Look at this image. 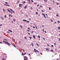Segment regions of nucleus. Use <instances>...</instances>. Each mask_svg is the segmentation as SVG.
Listing matches in <instances>:
<instances>
[{
    "instance_id": "nucleus-1",
    "label": "nucleus",
    "mask_w": 60,
    "mask_h": 60,
    "mask_svg": "<svg viewBox=\"0 0 60 60\" xmlns=\"http://www.w3.org/2000/svg\"><path fill=\"white\" fill-rule=\"evenodd\" d=\"M3 42H4V43H7L8 45V46H10V44L8 42H6L5 41H3Z\"/></svg>"
},
{
    "instance_id": "nucleus-2",
    "label": "nucleus",
    "mask_w": 60,
    "mask_h": 60,
    "mask_svg": "<svg viewBox=\"0 0 60 60\" xmlns=\"http://www.w3.org/2000/svg\"><path fill=\"white\" fill-rule=\"evenodd\" d=\"M34 51L35 52H39V51L36 50V49H34Z\"/></svg>"
},
{
    "instance_id": "nucleus-3",
    "label": "nucleus",
    "mask_w": 60,
    "mask_h": 60,
    "mask_svg": "<svg viewBox=\"0 0 60 60\" xmlns=\"http://www.w3.org/2000/svg\"><path fill=\"white\" fill-rule=\"evenodd\" d=\"M19 7H21V8H22V7L21 6H22V5H23V4H19Z\"/></svg>"
},
{
    "instance_id": "nucleus-4",
    "label": "nucleus",
    "mask_w": 60,
    "mask_h": 60,
    "mask_svg": "<svg viewBox=\"0 0 60 60\" xmlns=\"http://www.w3.org/2000/svg\"><path fill=\"white\" fill-rule=\"evenodd\" d=\"M42 14H43V15L44 16L45 18V19H46V15H45V14L44 13H43Z\"/></svg>"
},
{
    "instance_id": "nucleus-5",
    "label": "nucleus",
    "mask_w": 60,
    "mask_h": 60,
    "mask_svg": "<svg viewBox=\"0 0 60 60\" xmlns=\"http://www.w3.org/2000/svg\"><path fill=\"white\" fill-rule=\"evenodd\" d=\"M7 11H9V12L11 13V14H12V12H11L9 10V9H8Z\"/></svg>"
},
{
    "instance_id": "nucleus-6",
    "label": "nucleus",
    "mask_w": 60,
    "mask_h": 60,
    "mask_svg": "<svg viewBox=\"0 0 60 60\" xmlns=\"http://www.w3.org/2000/svg\"><path fill=\"white\" fill-rule=\"evenodd\" d=\"M24 58L26 59V60H27V58L26 56H24Z\"/></svg>"
},
{
    "instance_id": "nucleus-7",
    "label": "nucleus",
    "mask_w": 60,
    "mask_h": 60,
    "mask_svg": "<svg viewBox=\"0 0 60 60\" xmlns=\"http://www.w3.org/2000/svg\"><path fill=\"white\" fill-rule=\"evenodd\" d=\"M4 4L5 5V6H9V7L10 6L9 5H6V4Z\"/></svg>"
},
{
    "instance_id": "nucleus-8",
    "label": "nucleus",
    "mask_w": 60,
    "mask_h": 60,
    "mask_svg": "<svg viewBox=\"0 0 60 60\" xmlns=\"http://www.w3.org/2000/svg\"><path fill=\"white\" fill-rule=\"evenodd\" d=\"M26 7H27V6H26V5L25 6V7H24V9H26Z\"/></svg>"
},
{
    "instance_id": "nucleus-9",
    "label": "nucleus",
    "mask_w": 60,
    "mask_h": 60,
    "mask_svg": "<svg viewBox=\"0 0 60 60\" xmlns=\"http://www.w3.org/2000/svg\"><path fill=\"white\" fill-rule=\"evenodd\" d=\"M23 21H24V22H26V20L23 19Z\"/></svg>"
},
{
    "instance_id": "nucleus-10",
    "label": "nucleus",
    "mask_w": 60,
    "mask_h": 60,
    "mask_svg": "<svg viewBox=\"0 0 60 60\" xmlns=\"http://www.w3.org/2000/svg\"><path fill=\"white\" fill-rule=\"evenodd\" d=\"M44 1L46 2H48V1H47V0H44Z\"/></svg>"
},
{
    "instance_id": "nucleus-11",
    "label": "nucleus",
    "mask_w": 60,
    "mask_h": 60,
    "mask_svg": "<svg viewBox=\"0 0 60 60\" xmlns=\"http://www.w3.org/2000/svg\"><path fill=\"white\" fill-rule=\"evenodd\" d=\"M26 54V53H24V54H23V53H22V55H25Z\"/></svg>"
},
{
    "instance_id": "nucleus-12",
    "label": "nucleus",
    "mask_w": 60,
    "mask_h": 60,
    "mask_svg": "<svg viewBox=\"0 0 60 60\" xmlns=\"http://www.w3.org/2000/svg\"><path fill=\"white\" fill-rule=\"evenodd\" d=\"M33 37L34 39H35V35H34Z\"/></svg>"
},
{
    "instance_id": "nucleus-13",
    "label": "nucleus",
    "mask_w": 60,
    "mask_h": 60,
    "mask_svg": "<svg viewBox=\"0 0 60 60\" xmlns=\"http://www.w3.org/2000/svg\"><path fill=\"white\" fill-rule=\"evenodd\" d=\"M8 31H9V32H10L11 33H12V31H11V30H8Z\"/></svg>"
},
{
    "instance_id": "nucleus-14",
    "label": "nucleus",
    "mask_w": 60,
    "mask_h": 60,
    "mask_svg": "<svg viewBox=\"0 0 60 60\" xmlns=\"http://www.w3.org/2000/svg\"><path fill=\"white\" fill-rule=\"evenodd\" d=\"M46 50H49V48H46Z\"/></svg>"
},
{
    "instance_id": "nucleus-15",
    "label": "nucleus",
    "mask_w": 60,
    "mask_h": 60,
    "mask_svg": "<svg viewBox=\"0 0 60 60\" xmlns=\"http://www.w3.org/2000/svg\"><path fill=\"white\" fill-rule=\"evenodd\" d=\"M31 44L32 46V47H34V44H33V43H31Z\"/></svg>"
},
{
    "instance_id": "nucleus-16",
    "label": "nucleus",
    "mask_w": 60,
    "mask_h": 60,
    "mask_svg": "<svg viewBox=\"0 0 60 60\" xmlns=\"http://www.w3.org/2000/svg\"><path fill=\"white\" fill-rule=\"evenodd\" d=\"M58 29H60V27L59 26L58 27Z\"/></svg>"
},
{
    "instance_id": "nucleus-17",
    "label": "nucleus",
    "mask_w": 60,
    "mask_h": 60,
    "mask_svg": "<svg viewBox=\"0 0 60 60\" xmlns=\"http://www.w3.org/2000/svg\"><path fill=\"white\" fill-rule=\"evenodd\" d=\"M19 2H20V1H17V4H18V3H19Z\"/></svg>"
},
{
    "instance_id": "nucleus-18",
    "label": "nucleus",
    "mask_w": 60,
    "mask_h": 60,
    "mask_svg": "<svg viewBox=\"0 0 60 60\" xmlns=\"http://www.w3.org/2000/svg\"><path fill=\"white\" fill-rule=\"evenodd\" d=\"M36 45L37 46H38V47H39V45H38V44L37 43H36Z\"/></svg>"
},
{
    "instance_id": "nucleus-19",
    "label": "nucleus",
    "mask_w": 60,
    "mask_h": 60,
    "mask_svg": "<svg viewBox=\"0 0 60 60\" xmlns=\"http://www.w3.org/2000/svg\"><path fill=\"white\" fill-rule=\"evenodd\" d=\"M27 1H28L29 2V3H30V0H27Z\"/></svg>"
},
{
    "instance_id": "nucleus-20",
    "label": "nucleus",
    "mask_w": 60,
    "mask_h": 60,
    "mask_svg": "<svg viewBox=\"0 0 60 60\" xmlns=\"http://www.w3.org/2000/svg\"><path fill=\"white\" fill-rule=\"evenodd\" d=\"M5 3L6 4H8V2H5Z\"/></svg>"
},
{
    "instance_id": "nucleus-21",
    "label": "nucleus",
    "mask_w": 60,
    "mask_h": 60,
    "mask_svg": "<svg viewBox=\"0 0 60 60\" xmlns=\"http://www.w3.org/2000/svg\"><path fill=\"white\" fill-rule=\"evenodd\" d=\"M49 10H51V8L49 7Z\"/></svg>"
},
{
    "instance_id": "nucleus-22",
    "label": "nucleus",
    "mask_w": 60,
    "mask_h": 60,
    "mask_svg": "<svg viewBox=\"0 0 60 60\" xmlns=\"http://www.w3.org/2000/svg\"><path fill=\"white\" fill-rule=\"evenodd\" d=\"M38 38H40V36L39 35L38 36Z\"/></svg>"
},
{
    "instance_id": "nucleus-23",
    "label": "nucleus",
    "mask_w": 60,
    "mask_h": 60,
    "mask_svg": "<svg viewBox=\"0 0 60 60\" xmlns=\"http://www.w3.org/2000/svg\"><path fill=\"white\" fill-rule=\"evenodd\" d=\"M6 17H7L6 15H5V16L4 17V18H5Z\"/></svg>"
},
{
    "instance_id": "nucleus-24",
    "label": "nucleus",
    "mask_w": 60,
    "mask_h": 60,
    "mask_svg": "<svg viewBox=\"0 0 60 60\" xmlns=\"http://www.w3.org/2000/svg\"><path fill=\"white\" fill-rule=\"evenodd\" d=\"M25 3H26V2L24 1L23 2V4H25Z\"/></svg>"
},
{
    "instance_id": "nucleus-25",
    "label": "nucleus",
    "mask_w": 60,
    "mask_h": 60,
    "mask_svg": "<svg viewBox=\"0 0 60 60\" xmlns=\"http://www.w3.org/2000/svg\"><path fill=\"white\" fill-rule=\"evenodd\" d=\"M51 52H53V50H51Z\"/></svg>"
},
{
    "instance_id": "nucleus-26",
    "label": "nucleus",
    "mask_w": 60,
    "mask_h": 60,
    "mask_svg": "<svg viewBox=\"0 0 60 60\" xmlns=\"http://www.w3.org/2000/svg\"><path fill=\"white\" fill-rule=\"evenodd\" d=\"M20 26L21 28H23V27L22 26L20 25Z\"/></svg>"
},
{
    "instance_id": "nucleus-27",
    "label": "nucleus",
    "mask_w": 60,
    "mask_h": 60,
    "mask_svg": "<svg viewBox=\"0 0 60 60\" xmlns=\"http://www.w3.org/2000/svg\"><path fill=\"white\" fill-rule=\"evenodd\" d=\"M10 16H11V18H12V15H10Z\"/></svg>"
},
{
    "instance_id": "nucleus-28",
    "label": "nucleus",
    "mask_w": 60,
    "mask_h": 60,
    "mask_svg": "<svg viewBox=\"0 0 60 60\" xmlns=\"http://www.w3.org/2000/svg\"><path fill=\"white\" fill-rule=\"evenodd\" d=\"M1 19H4V18H3L2 17H1Z\"/></svg>"
},
{
    "instance_id": "nucleus-29",
    "label": "nucleus",
    "mask_w": 60,
    "mask_h": 60,
    "mask_svg": "<svg viewBox=\"0 0 60 60\" xmlns=\"http://www.w3.org/2000/svg\"><path fill=\"white\" fill-rule=\"evenodd\" d=\"M10 11H13L11 9H10Z\"/></svg>"
},
{
    "instance_id": "nucleus-30",
    "label": "nucleus",
    "mask_w": 60,
    "mask_h": 60,
    "mask_svg": "<svg viewBox=\"0 0 60 60\" xmlns=\"http://www.w3.org/2000/svg\"><path fill=\"white\" fill-rule=\"evenodd\" d=\"M43 39L44 41L45 40V38H43Z\"/></svg>"
},
{
    "instance_id": "nucleus-31",
    "label": "nucleus",
    "mask_w": 60,
    "mask_h": 60,
    "mask_svg": "<svg viewBox=\"0 0 60 60\" xmlns=\"http://www.w3.org/2000/svg\"><path fill=\"white\" fill-rule=\"evenodd\" d=\"M58 23H60V21H58Z\"/></svg>"
},
{
    "instance_id": "nucleus-32",
    "label": "nucleus",
    "mask_w": 60,
    "mask_h": 60,
    "mask_svg": "<svg viewBox=\"0 0 60 60\" xmlns=\"http://www.w3.org/2000/svg\"><path fill=\"white\" fill-rule=\"evenodd\" d=\"M3 11H5L4 9V8H3Z\"/></svg>"
},
{
    "instance_id": "nucleus-33",
    "label": "nucleus",
    "mask_w": 60,
    "mask_h": 60,
    "mask_svg": "<svg viewBox=\"0 0 60 60\" xmlns=\"http://www.w3.org/2000/svg\"><path fill=\"white\" fill-rule=\"evenodd\" d=\"M2 60H5V59H4V58H3L2 59Z\"/></svg>"
},
{
    "instance_id": "nucleus-34",
    "label": "nucleus",
    "mask_w": 60,
    "mask_h": 60,
    "mask_svg": "<svg viewBox=\"0 0 60 60\" xmlns=\"http://www.w3.org/2000/svg\"><path fill=\"white\" fill-rule=\"evenodd\" d=\"M26 23H29V21H27V22H26Z\"/></svg>"
},
{
    "instance_id": "nucleus-35",
    "label": "nucleus",
    "mask_w": 60,
    "mask_h": 60,
    "mask_svg": "<svg viewBox=\"0 0 60 60\" xmlns=\"http://www.w3.org/2000/svg\"><path fill=\"white\" fill-rule=\"evenodd\" d=\"M53 4H54L55 3V2L53 0Z\"/></svg>"
},
{
    "instance_id": "nucleus-36",
    "label": "nucleus",
    "mask_w": 60,
    "mask_h": 60,
    "mask_svg": "<svg viewBox=\"0 0 60 60\" xmlns=\"http://www.w3.org/2000/svg\"><path fill=\"white\" fill-rule=\"evenodd\" d=\"M36 13L37 15H38V13L37 12H36Z\"/></svg>"
},
{
    "instance_id": "nucleus-37",
    "label": "nucleus",
    "mask_w": 60,
    "mask_h": 60,
    "mask_svg": "<svg viewBox=\"0 0 60 60\" xmlns=\"http://www.w3.org/2000/svg\"><path fill=\"white\" fill-rule=\"evenodd\" d=\"M35 27L36 29H37V26H36Z\"/></svg>"
},
{
    "instance_id": "nucleus-38",
    "label": "nucleus",
    "mask_w": 60,
    "mask_h": 60,
    "mask_svg": "<svg viewBox=\"0 0 60 60\" xmlns=\"http://www.w3.org/2000/svg\"><path fill=\"white\" fill-rule=\"evenodd\" d=\"M42 26V27H44V25H43Z\"/></svg>"
},
{
    "instance_id": "nucleus-39",
    "label": "nucleus",
    "mask_w": 60,
    "mask_h": 60,
    "mask_svg": "<svg viewBox=\"0 0 60 60\" xmlns=\"http://www.w3.org/2000/svg\"><path fill=\"white\" fill-rule=\"evenodd\" d=\"M31 1L32 2H34V1H33V0H31Z\"/></svg>"
},
{
    "instance_id": "nucleus-40",
    "label": "nucleus",
    "mask_w": 60,
    "mask_h": 60,
    "mask_svg": "<svg viewBox=\"0 0 60 60\" xmlns=\"http://www.w3.org/2000/svg\"><path fill=\"white\" fill-rule=\"evenodd\" d=\"M41 11H42V12H44V11H43V10H41Z\"/></svg>"
},
{
    "instance_id": "nucleus-41",
    "label": "nucleus",
    "mask_w": 60,
    "mask_h": 60,
    "mask_svg": "<svg viewBox=\"0 0 60 60\" xmlns=\"http://www.w3.org/2000/svg\"><path fill=\"white\" fill-rule=\"evenodd\" d=\"M13 20L14 21H16V20H15V19H14Z\"/></svg>"
},
{
    "instance_id": "nucleus-42",
    "label": "nucleus",
    "mask_w": 60,
    "mask_h": 60,
    "mask_svg": "<svg viewBox=\"0 0 60 60\" xmlns=\"http://www.w3.org/2000/svg\"><path fill=\"white\" fill-rule=\"evenodd\" d=\"M54 45H56V43H54Z\"/></svg>"
},
{
    "instance_id": "nucleus-43",
    "label": "nucleus",
    "mask_w": 60,
    "mask_h": 60,
    "mask_svg": "<svg viewBox=\"0 0 60 60\" xmlns=\"http://www.w3.org/2000/svg\"><path fill=\"white\" fill-rule=\"evenodd\" d=\"M24 38L25 39H26V37H24Z\"/></svg>"
},
{
    "instance_id": "nucleus-44",
    "label": "nucleus",
    "mask_w": 60,
    "mask_h": 60,
    "mask_svg": "<svg viewBox=\"0 0 60 60\" xmlns=\"http://www.w3.org/2000/svg\"><path fill=\"white\" fill-rule=\"evenodd\" d=\"M27 30V31L28 32H29V30Z\"/></svg>"
},
{
    "instance_id": "nucleus-45",
    "label": "nucleus",
    "mask_w": 60,
    "mask_h": 60,
    "mask_svg": "<svg viewBox=\"0 0 60 60\" xmlns=\"http://www.w3.org/2000/svg\"><path fill=\"white\" fill-rule=\"evenodd\" d=\"M12 11L13 12V13H15V12H14V11Z\"/></svg>"
},
{
    "instance_id": "nucleus-46",
    "label": "nucleus",
    "mask_w": 60,
    "mask_h": 60,
    "mask_svg": "<svg viewBox=\"0 0 60 60\" xmlns=\"http://www.w3.org/2000/svg\"><path fill=\"white\" fill-rule=\"evenodd\" d=\"M40 7H41V8H42V6L41 5L40 6Z\"/></svg>"
},
{
    "instance_id": "nucleus-47",
    "label": "nucleus",
    "mask_w": 60,
    "mask_h": 60,
    "mask_svg": "<svg viewBox=\"0 0 60 60\" xmlns=\"http://www.w3.org/2000/svg\"><path fill=\"white\" fill-rule=\"evenodd\" d=\"M51 21L52 22H53V20H52V19H51Z\"/></svg>"
},
{
    "instance_id": "nucleus-48",
    "label": "nucleus",
    "mask_w": 60,
    "mask_h": 60,
    "mask_svg": "<svg viewBox=\"0 0 60 60\" xmlns=\"http://www.w3.org/2000/svg\"><path fill=\"white\" fill-rule=\"evenodd\" d=\"M56 4L57 5H59V4H58L57 3H56Z\"/></svg>"
},
{
    "instance_id": "nucleus-49",
    "label": "nucleus",
    "mask_w": 60,
    "mask_h": 60,
    "mask_svg": "<svg viewBox=\"0 0 60 60\" xmlns=\"http://www.w3.org/2000/svg\"><path fill=\"white\" fill-rule=\"evenodd\" d=\"M34 4H37V3H34Z\"/></svg>"
},
{
    "instance_id": "nucleus-50",
    "label": "nucleus",
    "mask_w": 60,
    "mask_h": 60,
    "mask_svg": "<svg viewBox=\"0 0 60 60\" xmlns=\"http://www.w3.org/2000/svg\"><path fill=\"white\" fill-rule=\"evenodd\" d=\"M52 47H54V46L53 45H52Z\"/></svg>"
},
{
    "instance_id": "nucleus-51",
    "label": "nucleus",
    "mask_w": 60,
    "mask_h": 60,
    "mask_svg": "<svg viewBox=\"0 0 60 60\" xmlns=\"http://www.w3.org/2000/svg\"><path fill=\"white\" fill-rule=\"evenodd\" d=\"M47 46H49V45L48 44H47Z\"/></svg>"
},
{
    "instance_id": "nucleus-52",
    "label": "nucleus",
    "mask_w": 60,
    "mask_h": 60,
    "mask_svg": "<svg viewBox=\"0 0 60 60\" xmlns=\"http://www.w3.org/2000/svg\"><path fill=\"white\" fill-rule=\"evenodd\" d=\"M28 28V29H30V28Z\"/></svg>"
},
{
    "instance_id": "nucleus-53",
    "label": "nucleus",
    "mask_w": 60,
    "mask_h": 60,
    "mask_svg": "<svg viewBox=\"0 0 60 60\" xmlns=\"http://www.w3.org/2000/svg\"><path fill=\"white\" fill-rule=\"evenodd\" d=\"M28 34L29 35H30V34L29 33H28Z\"/></svg>"
},
{
    "instance_id": "nucleus-54",
    "label": "nucleus",
    "mask_w": 60,
    "mask_h": 60,
    "mask_svg": "<svg viewBox=\"0 0 60 60\" xmlns=\"http://www.w3.org/2000/svg\"><path fill=\"white\" fill-rule=\"evenodd\" d=\"M39 4H38L37 6V7H39Z\"/></svg>"
},
{
    "instance_id": "nucleus-55",
    "label": "nucleus",
    "mask_w": 60,
    "mask_h": 60,
    "mask_svg": "<svg viewBox=\"0 0 60 60\" xmlns=\"http://www.w3.org/2000/svg\"><path fill=\"white\" fill-rule=\"evenodd\" d=\"M30 9H31V10L33 9V8H31Z\"/></svg>"
},
{
    "instance_id": "nucleus-56",
    "label": "nucleus",
    "mask_w": 60,
    "mask_h": 60,
    "mask_svg": "<svg viewBox=\"0 0 60 60\" xmlns=\"http://www.w3.org/2000/svg\"><path fill=\"white\" fill-rule=\"evenodd\" d=\"M46 15L47 16V17L48 16V15H47V14H46Z\"/></svg>"
},
{
    "instance_id": "nucleus-57",
    "label": "nucleus",
    "mask_w": 60,
    "mask_h": 60,
    "mask_svg": "<svg viewBox=\"0 0 60 60\" xmlns=\"http://www.w3.org/2000/svg\"><path fill=\"white\" fill-rule=\"evenodd\" d=\"M56 16H58V15H56Z\"/></svg>"
},
{
    "instance_id": "nucleus-58",
    "label": "nucleus",
    "mask_w": 60,
    "mask_h": 60,
    "mask_svg": "<svg viewBox=\"0 0 60 60\" xmlns=\"http://www.w3.org/2000/svg\"><path fill=\"white\" fill-rule=\"evenodd\" d=\"M19 43H20V41H19Z\"/></svg>"
},
{
    "instance_id": "nucleus-59",
    "label": "nucleus",
    "mask_w": 60,
    "mask_h": 60,
    "mask_svg": "<svg viewBox=\"0 0 60 60\" xmlns=\"http://www.w3.org/2000/svg\"><path fill=\"white\" fill-rule=\"evenodd\" d=\"M33 31H32V34H33Z\"/></svg>"
},
{
    "instance_id": "nucleus-60",
    "label": "nucleus",
    "mask_w": 60,
    "mask_h": 60,
    "mask_svg": "<svg viewBox=\"0 0 60 60\" xmlns=\"http://www.w3.org/2000/svg\"><path fill=\"white\" fill-rule=\"evenodd\" d=\"M43 32H44V29H43Z\"/></svg>"
},
{
    "instance_id": "nucleus-61",
    "label": "nucleus",
    "mask_w": 60,
    "mask_h": 60,
    "mask_svg": "<svg viewBox=\"0 0 60 60\" xmlns=\"http://www.w3.org/2000/svg\"><path fill=\"white\" fill-rule=\"evenodd\" d=\"M45 33H47V32H46V31H45Z\"/></svg>"
},
{
    "instance_id": "nucleus-62",
    "label": "nucleus",
    "mask_w": 60,
    "mask_h": 60,
    "mask_svg": "<svg viewBox=\"0 0 60 60\" xmlns=\"http://www.w3.org/2000/svg\"><path fill=\"white\" fill-rule=\"evenodd\" d=\"M40 54L41 55H42V53H41Z\"/></svg>"
},
{
    "instance_id": "nucleus-63",
    "label": "nucleus",
    "mask_w": 60,
    "mask_h": 60,
    "mask_svg": "<svg viewBox=\"0 0 60 60\" xmlns=\"http://www.w3.org/2000/svg\"><path fill=\"white\" fill-rule=\"evenodd\" d=\"M33 28H35V27H34V26H33Z\"/></svg>"
},
{
    "instance_id": "nucleus-64",
    "label": "nucleus",
    "mask_w": 60,
    "mask_h": 60,
    "mask_svg": "<svg viewBox=\"0 0 60 60\" xmlns=\"http://www.w3.org/2000/svg\"><path fill=\"white\" fill-rule=\"evenodd\" d=\"M59 41H60V38L59 39Z\"/></svg>"
}]
</instances>
